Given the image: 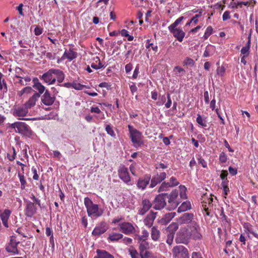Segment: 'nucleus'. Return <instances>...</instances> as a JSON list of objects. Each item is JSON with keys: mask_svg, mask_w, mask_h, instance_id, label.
Returning <instances> with one entry per match:
<instances>
[{"mask_svg": "<svg viewBox=\"0 0 258 258\" xmlns=\"http://www.w3.org/2000/svg\"><path fill=\"white\" fill-rule=\"evenodd\" d=\"M167 101L165 103V106L166 108H169L171 107V105L172 104V101H171V99L170 97V95L169 93L167 94Z\"/></svg>", "mask_w": 258, "mask_h": 258, "instance_id": "4d7b16f0", "label": "nucleus"}, {"mask_svg": "<svg viewBox=\"0 0 258 258\" xmlns=\"http://www.w3.org/2000/svg\"><path fill=\"white\" fill-rule=\"evenodd\" d=\"M219 160L221 162L225 163L227 160V156L225 153L222 152L219 155Z\"/></svg>", "mask_w": 258, "mask_h": 258, "instance_id": "864d4df0", "label": "nucleus"}, {"mask_svg": "<svg viewBox=\"0 0 258 258\" xmlns=\"http://www.w3.org/2000/svg\"><path fill=\"white\" fill-rule=\"evenodd\" d=\"M77 53L72 48L69 49H66L62 56V59H68L70 61L77 58Z\"/></svg>", "mask_w": 258, "mask_h": 258, "instance_id": "4be33fe9", "label": "nucleus"}, {"mask_svg": "<svg viewBox=\"0 0 258 258\" xmlns=\"http://www.w3.org/2000/svg\"><path fill=\"white\" fill-rule=\"evenodd\" d=\"M130 137L135 147L138 148L144 144L143 136L142 133L138 130L134 131V132L132 133L130 135Z\"/></svg>", "mask_w": 258, "mask_h": 258, "instance_id": "39448f33", "label": "nucleus"}, {"mask_svg": "<svg viewBox=\"0 0 258 258\" xmlns=\"http://www.w3.org/2000/svg\"><path fill=\"white\" fill-rule=\"evenodd\" d=\"M139 252L141 258H149L152 254V253L148 250L139 251Z\"/></svg>", "mask_w": 258, "mask_h": 258, "instance_id": "a18cd8bd", "label": "nucleus"}, {"mask_svg": "<svg viewBox=\"0 0 258 258\" xmlns=\"http://www.w3.org/2000/svg\"><path fill=\"white\" fill-rule=\"evenodd\" d=\"M123 237V234L121 233L112 232L109 234L108 239L111 241H117L118 240L122 239Z\"/></svg>", "mask_w": 258, "mask_h": 258, "instance_id": "2f4dec72", "label": "nucleus"}, {"mask_svg": "<svg viewBox=\"0 0 258 258\" xmlns=\"http://www.w3.org/2000/svg\"><path fill=\"white\" fill-rule=\"evenodd\" d=\"M187 234L191 238L195 240L202 238L201 228L196 222H191L190 225H187Z\"/></svg>", "mask_w": 258, "mask_h": 258, "instance_id": "7ed1b4c3", "label": "nucleus"}, {"mask_svg": "<svg viewBox=\"0 0 258 258\" xmlns=\"http://www.w3.org/2000/svg\"><path fill=\"white\" fill-rule=\"evenodd\" d=\"M217 74L220 76H223L225 72V69L223 67H219L217 69Z\"/></svg>", "mask_w": 258, "mask_h": 258, "instance_id": "680f3d73", "label": "nucleus"}, {"mask_svg": "<svg viewBox=\"0 0 258 258\" xmlns=\"http://www.w3.org/2000/svg\"><path fill=\"white\" fill-rule=\"evenodd\" d=\"M10 127L14 128L16 133L27 137H30L32 135V131L29 126L25 122H15L10 125Z\"/></svg>", "mask_w": 258, "mask_h": 258, "instance_id": "f03ea898", "label": "nucleus"}, {"mask_svg": "<svg viewBox=\"0 0 258 258\" xmlns=\"http://www.w3.org/2000/svg\"><path fill=\"white\" fill-rule=\"evenodd\" d=\"M156 216L157 212L151 211L143 220L144 225L148 228H152Z\"/></svg>", "mask_w": 258, "mask_h": 258, "instance_id": "f8f14e48", "label": "nucleus"}, {"mask_svg": "<svg viewBox=\"0 0 258 258\" xmlns=\"http://www.w3.org/2000/svg\"><path fill=\"white\" fill-rule=\"evenodd\" d=\"M118 174L119 178L125 183L129 184L131 181V177L128 172V170L124 165H120L118 169Z\"/></svg>", "mask_w": 258, "mask_h": 258, "instance_id": "6e6552de", "label": "nucleus"}, {"mask_svg": "<svg viewBox=\"0 0 258 258\" xmlns=\"http://www.w3.org/2000/svg\"><path fill=\"white\" fill-rule=\"evenodd\" d=\"M213 28L211 26H209L206 30L204 37L205 39H207L212 33Z\"/></svg>", "mask_w": 258, "mask_h": 258, "instance_id": "09e8293b", "label": "nucleus"}, {"mask_svg": "<svg viewBox=\"0 0 258 258\" xmlns=\"http://www.w3.org/2000/svg\"><path fill=\"white\" fill-rule=\"evenodd\" d=\"M55 97H52L48 90H46L41 97L42 102L47 106L52 105L55 100Z\"/></svg>", "mask_w": 258, "mask_h": 258, "instance_id": "412c9836", "label": "nucleus"}, {"mask_svg": "<svg viewBox=\"0 0 258 258\" xmlns=\"http://www.w3.org/2000/svg\"><path fill=\"white\" fill-rule=\"evenodd\" d=\"M84 202L89 217L97 218L102 216L104 209L99 205L93 203L89 198H85Z\"/></svg>", "mask_w": 258, "mask_h": 258, "instance_id": "f257e3e1", "label": "nucleus"}, {"mask_svg": "<svg viewBox=\"0 0 258 258\" xmlns=\"http://www.w3.org/2000/svg\"><path fill=\"white\" fill-rule=\"evenodd\" d=\"M183 63L185 65L193 66L194 65L195 62L194 60L190 58H186L183 61Z\"/></svg>", "mask_w": 258, "mask_h": 258, "instance_id": "5fc2aeb1", "label": "nucleus"}, {"mask_svg": "<svg viewBox=\"0 0 258 258\" xmlns=\"http://www.w3.org/2000/svg\"><path fill=\"white\" fill-rule=\"evenodd\" d=\"M179 190H180V197L182 199H186V188L185 186L180 185L179 186Z\"/></svg>", "mask_w": 258, "mask_h": 258, "instance_id": "58836bf2", "label": "nucleus"}, {"mask_svg": "<svg viewBox=\"0 0 258 258\" xmlns=\"http://www.w3.org/2000/svg\"><path fill=\"white\" fill-rule=\"evenodd\" d=\"M166 177V173L165 172H160L154 175L151 179L150 188H153L158 183H161Z\"/></svg>", "mask_w": 258, "mask_h": 258, "instance_id": "1a4fd4ad", "label": "nucleus"}, {"mask_svg": "<svg viewBox=\"0 0 258 258\" xmlns=\"http://www.w3.org/2000/svg\"><path fill=\"white\" fill-rule=\"evenodd\" d=\"M196 121L201 127H205L207 126L206 118H203L200 114H197Z\"/></svg>", "mask_w": 258, "mask_h": 258, "instance_id": "72a5a7b5", "label": "nucleus"}, {"mask_svg": "<svg viewBox=\"0 0 258 258\" xmlns=\"http://www.w3.org/2000/svg\"><path fill=\"white\" fill-rule=\"evenodd\" d=\"M118 227L120 231L126 235L135 234L136 232V229L134 226L128 222L119 223Z\"/></svg>", "mask_w": 258, "mask_h": 258, "instance_id": "423d86ee", "label": "nucleus"}, {"mask_svg": "<svg viewBox=\"0 0 258 258\" xmlns=\"http://www.w3.org/2000/svg\"><path fill=\"white\" fill-rule=\"evenodd\" d=\"M54 75L56 76L57 81L59 83H62L64 79L65 75L60 70L54 69Z\"/></svg>", "mask_w": 258, "mask_h": 258, "instance_id": "473e14b6", "label": "nucleus"}, {"mask_svg": "<svg viewBox=\"0 0 258 258\" xmlns=\"http://www.w3.org/2000/svg\"><path fill=\"white\" fill-rule=\"evenodd\" d=\"M228 170L229 171L230 174L232 176L235 175L237 173V170L236 168H233L231 166H229L228 168Z\"/></svg>", "mask_w": 258, "mask_h": 258, "instance_id": "69168bd1", "label": "nucleus"}, {"mask_svg": "<svg viewBox=\"0 0 258 258\" xmlns=\"http://www.w3.org/2000/svg\"><path fill=\"white\" fill-rule=\"evenodd\" d=\"M151 46V48L153 50H154L155 52H157L158 50V46L156 45H154L152 43H150V41L148 40L146 44V47L147 48H150V47Z\"/></svg>", "mask_w": 258, "mask_h": 258, "instance_id": "3c124183", "label": "nucleus"}, {"mask_svg": "<svg viewBox=\"0 0 258 258\" xmlns=\"http://www.w3.org/2000/svg\"><path fill=\"white\" fill-rule=\"evenodd\" d=\"M175 212H171L165 214L161 220V223L164 224H167L175 217Z\"/></svg>", "mask_w": 258, "mask_h": 258, "instance_id": "c756f323", "label": "nucleus"}, {"mask_svg": "<svg viewBox=\"0 0 258 258\" xmlns=\"http://www.w3.org/2000/svg\"><path fill=\"white\" fill-rule=\"evenodd\" d=\"M194 215L192 214L185 213L179 219V222L181 224H187L190 225L191 222H196L193 220Z\"/></svg>", "mask_w": 258, "mask_h": 258, "instance_id": "5701e85b", "label": "nucleus"}, {"mask_svg": "<svg viewBox=\"0 0 258 258\" xmlns=\"http://www.w3.org/2000/svg\"><path fill=\"white\" fill-rule=\"evenodd\" d=\"M151 237L154 241H158L161 236L160 230L156 226H153L151 229Z\"/></svg>", "mask_w": 258, "mask_h": 258, "instance_id": "393cba45", "label": "nucleus"}, {"mask_svg": "<svg viewBox=\"0 0 258 258\" xmlns=\"http://www.w3.org/2000/svg\"><path fill=\"white\" fill-rule=\"evenodd\" d=\"M85 87V86L82 84H81L79 83L73 82V88L77 90H82L83 88Z\"/></svg>", "mask_w": 258, "mask_h": 258, "instance_id": "8fccbe9b", "label": "nucleus"}, {"mask_svg": "<svg viewBox=\"0 0 258 258\" xmlns=\"http://www.w3.org/2000/svg\"><path fill=\"white\" fill-rule=\"evenodd\" d=\"M151 180V175H145L143 177L140 178L137 183V187L139 189L144 190L146 188L147 185L149 184Z\"/></svg>", "mask_w": 258, "mask_h": 258, "instance_id": "a211bd4d", "label": "nucleus"}, {"mask_svg": "<svg viewBox=\"0 0 258 258\" xmlns=\"http://www.w3.org/2000/svg\"><path fill=\"white\" fill-rule=\"evenodd\" d=\"M139 243V251L146 250L150 248V245L147 240L138 241Z\"/></svg>", "mask_w": 258, "mask_h": 258, "instance_id": "f704fd0d", "label": "nucleus"}, {"mask_svg": "<svg viewBox=\"0 0 258 258\" xmlns=\"http://www.w3.org/2000/svg\"><path fill=\"white\" fill-rule=\"evenodd\" d=\"M173 256L177 258H188V252L187 248L182 245H178L172 249Z\"/></svg>", "mask_w": 258, "mask_h": 258, "instance_id": "0eeeda50", "label": "nucleus"}, {"mask_svg": "<svg viewBox=\"0 0 258 258\" xmlns=\"http://www.w3.org/2000/svg\"><path fill=\"white\" fill-rule=\"evenodd\" d=\"M39 97V93H35L24 105L27 108H31L35 105L36 101Z\"/></svg>", "mask_w": 258, "mask_h": 258, "instance_id": "bb28decb", "label": "nucleus"}, {"mask_svg": "<svg viewBox=\"0 0 258 258\" xmlns=\"http://www.w3.org/2000/svg\"><path fill=\"white\" fill-rule=\"evenodd\" d=\"M33 87L38 91V93H39L40 95L45 91V87L42 85L41 83L38 85L37 84V85L35 86H33Z\"/></svg>", "mask_w": 258, "mask_h": 258, "instance_id": "de8ad7c7", "label": "nucleus"}, {"mask_svg": "<svg viewBox=\"0 0 258 258\" xmlns=\"http://www.w3.org/2000/svg\"><path fill=\"white\" fill-rule=\"evenodd\" d=\"M230 18V12L228 11H225L222 16V19L223 21H226Z\"/></svg>", "mask_w": 258, "mask_h": 258, "instance_id": "0e129e2a", "label": "nucleus"}, {"mask_svg": "<svg viewBox=\"0 0 258 258\" xmlns=\"http://www.w3.org/2000/svg\"><path fill=\"white\" fill-rule=\"evenodd\" d=\"M3 77V74L0 72V90H3L4 92H6L8 90L7 86Z\"/></svg>", "mask_w": 258, "mask_h": 258, "instance_id": "c9c22d12", "label": "nucleus"}, {"mask_svg": "<svg viewBox=\"0 0 258 258\" xmlns=\"http://www.w3.org/2000/svg\"><path fill=\"white\" fill-rule=\"evenodd\" d=\"M149 236V232L145 229H143L142 230L141 235H139L138 233H135L134 239L137 240V241H142L144 240H147Z\"/></svg>", "mask_w": 258, "mask_h": 258, "instance_id": "b1692460", "label": "nucleus"}, {"mask_svg": "<svg viewBox=\"0 0 258 258\" xmlns=\"http://www.w3.org/2000/svg\"><path fill=\"white\" fill-rule=\"evenodd\" d=\"M168 185L170 186V187L175 186L179 184V182L177 181L176 178L175 177L172 176L168 182H167Z\"/></svg>", "mask_w": 258, "mask_h": 258, "instance_id": "ea45409f", "label": "nucleus"}, {"mask_svg": "<svg viewBox=\"0 0 258 258\" xmlns=\"http://www.w3.org/2000/svg\"><path fill=\"white\" fill-rule=\"evenodd\" d=\"M178 195V192L176 190L172 191L169 195H167L166 197L168 199V202L171 204V208L175 209L178 205L177 200Z\"/></svg>", "mask_w": 258, "mask_h": 258, "instance_id": "ddd939ff", "label": "nucleus"}, {"mask_svg": "<svg viewBox=\"0 0 258 258\" xmlns=\"http://www.w3.org/2000/svg\"><path fill=\"white\" fill-rule=\"evenodd\" d=\"M97 255L94 258H114V256L104 250L97 249Z\"/></svg>", "mask_w": 258, "mask_h": 258, "instance_id": "cd10ccee", "label": "nucleus"}, {"mask_svg": "<svg viewBox=\"0 0 258 258\" xmlns=\"http://www.w3.org/2000/svg\"><path fill=\"white\" fill-rule=\"evenodd\" d=\"M37 210V208L33 203L27 201L25 209V214L27 217H32L36 214Z\"/></svg>", "mask_w": 258, "mask_h": 258, "instance_id": "9b49d317", "label": "nucleus"}, {"mask_svg": "<svg viewBox=\"0 0 258 258\" xmlns=\"http://www.w3.org/2000/svg\"><path fill=\"white\" fill-rule=\"evenodd\" d=\"M19 243V241H17L14 238L12 237L10 243L6 247V250L14 254H18L19 251L17 249V246Z\"/></svg>", "mask_w": 258, "mask_h": 258, "instance_id": "dca6fc26", "label": "nucleus"}, {"mask_svg": "<svg viewBox=\"0 0 258 258\" xmlns=\"http://www.w3.org/2000/svg\"><path fill=\"white\" fill-rule=\"evenodd\" d=\"M168 29L178 41L179 42L183 41V38L185 36V33L181 29L179 28H173V29Z\"/></svg>", "mask_w": 258, "mask_h": 258, "instance_id": "aec40b11", "label": "nucleus"}, {"mask_svg": "<svg viewBox=\"0 0 258 258\" xmlns=\"http://www.w3.org/2000/svg\"><path fill=\"white\" fill-rule=\"evenodd\" d=\"M18 176L19 178V180H20V181L21 183V188L22 189H24L26 187V183H27L26 181L25 178V176L23 174L20 173H18Z\"/></svg>", "mask_w": 258, "mask_h": 258, "instance_id": "4c0bfd02", "label": "nucleus"}, {"mask_svg": "<svg viewBox=\"0 0 258 258\" xmlns=\"http://www.w3.org/2000/svg\"><path fill=\"white\" fill-rule=\"evenodd\" d=\"M202 16V12H200L199 14H196L194 17L191 19V21H192L194 24H196L198 22V18Z\"/></svg>", "mask_w": 258, "mask_h": 258, "instance_id": "bf43d9fd", "label": "nucleus"}, {"mask_svg": "<svg viewBox=\"0 0 258 258\" xmlns=\"http://www.w3.org/2000/svg\"><path fill=\"white\" fill-rule=\"evenodd\" d=\"M107 230V226L105 222H102L98 225L96 226L92 231V235L94 236H100L105 233Z\"/></svg>", "mask_w": 258, "mask_h": 258, "instance_id": "f3484780", "label": "nucleus"}, {"mask_svg": "<svg viewBox=\"0 0 258 258\" xmlns=\"http://www.w3.org/2000/svg\"><path fill=\"white\" fill-rule=\"evenodd\" d=\"M216 51V48L214 46L208 44L205 48V50L203 53V56L205 57H209L213 55Z\"/></svg>", "mask_w": 258, "mask_h": 258, "instance_id": "a878e982", "label": "nucleus"}, {"mask_svg": "<svg viewBox=\"0 0 258 258\" xmlns=\"http://www.w3.org/2000/svg\"><path fill=\"white\" fill-rule=\"evenodd\" d=\"M11 214L12 211L9 209H7L4 211L0 210V218L6 228L9 227L8 220Z\"/></svg>", "mask_w": 258, "mask_h": 258, "instance_id": "2eb2a0df", "label": "nucleus"}, {"mask_svg": "<svg viewBox=\"0 0 258 258\" xmlns=\"http://www.w3.org/2000/svg\"><path fill=\"white\" fill-rule=\"evenodd\" d=\"M173 238L174 234L173 233H170L168 234L166 240L167 243H168L169 245H171L172 243Z\"/></svg>", "mask_w": 258, "mask_h": 258, "instance_id": "13d9d810", "label": "nucleus"}, {"mask_svg": "<svg viewBox=\"0 0 258 258\" xmlns=\"http://www.w3.org/2000/svg\"><path fill=\"white\" fill-rule=\"evenodd\" d=\"M28 112V108L24 105L21 106H15L13 109V114L16 117H24Z\"/></svg>", "mask_w": 258, "mask_h": 258, "instance_id": "4468645a", "label": "nucleus"}, {"mask_svg": "<svg viewBox=\"0 0 258 258\" xmlns=\"http://www.w3.org/2000/svg\"><path fill=\"white\" fill-rule=\"evenodd\" d=\"M243 227L245 229L246 233L249 234L250 233L253 235V236L258 239V234L253 231L252 226L248 223H245L243 225Z\"/></svg>", "mask_w": 258, "mask_h": 258, "instance_id": "c85d7f7f", "label": "nucleus"}, {"mask_svg": "<svg viewBox=\"0 0 258 258\" xmlns=\"http://www.w3.org/2000/svg\"><path fill=\"white\" fill-rule=\"evenodd\" d=\"M139 70H140V65L138 64L136 65L135 69L134 71V73L132 76V78L133 79H136L138 76L139 74Z\"/></svg>", "mask_w": 258, "mask_h": 258, "instance_id": "603ef678", "label": "nucleus"}, {"mask_svg": "<svg viewBox=\"0 0 258 258\" xmlns=\"http://www.w3.org/2000/svg\"><path fill=\"white\" fill-rule=\"evenodd\" d=\"M175 241L179 243H186L187 242V239L178 234L175 239Z\"/></svg>", "mask_w": 258, "mask_h": 258, "instance_id": "49530a36", "label": "nucleus"}, {"mask_svg": "<svg viewBox=\"0 0 258 258\" xmlns=\"http://www.w3.org/2000/svg\"><path fill=\"white\" fill-rule=\"evenodd\" d=\"M53 74H54V69H51L41 76L40 78L48 85L53 84L56 81V79L53 77Z\"/></svg>", "mask_w": 258, "mask_h": 258, "instance_id": "9d476101", "label": "nucleus"}, {"mask_svg": "<svg viewBox=\"0 0 258 258\" xmlns=\"http://www.w3.org/2000/svg\"><path fill=\"white\" fill-rule=\"evenodd\" d=\"M191 209L190 203L188 201L184 202L177 209L178 213L186 211Z\"/></svg>", "mask_w": 258, "mask_h": 258, "instance_id": "7c9ffc66", "label": "nucleus"}, {"mask_svg": "<svg viewBox=\"0 0 258 258\" xmlns=\"http://www.w3.org/2000/svg\"><path fill=\"white\" fill-rule=\"evenodd\" d=\"M250 45H249V42L248 43H246L245 46H243L241 50V54L244 55V56H247L249 53Z\"/></svg>", "mask_w": 258, "mask_h": 258, "instance_id": "e433bc0d", "label": "nucleus"}, {"mask_svg": "<svg viewBox=\"0 0 258 258\" xmlns=\"http://www.w3.org/2000/svg\"><path fill=\"white\" fill-rule=\"evenodd\" d=\"M166 196H167V194H162L157 195L153 202V208L158 210L164 208L166 204Z\"/></svg>", "mask_w": 258, "mask_h": 258, "instance_id": "20e7f679", "label": "nucleus"}, {"mask_svg": "<svg viewBox=\"0 0 258 258\" xmlns=\"http://www.w3.org/2000/svg\"><path fill=\"white\" fill-rule=\"evenodd\" d=\"M53 157L57 159V160H60L62 156L60 152L57 150L53 151Z\"/></svg>", "mask_w": 258, "mask_h": 258, "instance_id": "338daca9", "label": "nucleus"}, {"mask_svg": "<svg viewBox=\"0 0 258 258\" xmlns=\"http://www.w3.org/2000/svg\"><path fill=\"white\" fill-rule=\"evenodd\" d=\"M129 252L132 258H136L139 256L138 252L135 249H130Z\"/></svg>", "mask_w": 258, "mask_h": 258, "instance_id": "6e6d98bb", "label": "nucleus"}, {"mask_svg": "<svg viewBox=\"0 0 258 258\" xmlns=\"http://www.w3.org/2000/svg\"><path fill=\"white\" fill-rule=\"evenodd\" d=\"M90 111L92 113H97V114H100V113H101V111L100 109L97 106H92V107H91V109H90Z\"/></svg>", "mask_w": 258, "mask_h": 258, "instance_id": "e2e57ef3", "label": "nucleus"}, {"mask_svg": "<svg viewBox=\"0 0 258 258\" xmlns=\"http://www.w3.org/2000/svg\"><path fill=\"white\" fill-rule=\"evenodd\" d=\"M31 170L33 173V179L35 180H38L39 175L37 174V171L36 168L34 167H32Z\"/></svg>", "mask_w": 258, "mask_h": 258, "instance_id": "052dcab7", "label": "nucleus"}, {"mask_svg": "<svg viewBox=\"0 0 258 258\" xmlns=\"http://www.w3.org/2000/svg\"><path fill=\"white\" fill-rule=\"evenodd\" d=\"M152 204L151 202L147 199H144L142 201L141 207L138 211V214L144 215L151 208Z\"/></svg>", "mask_w": 258, "mask_h": 258, "instance_id": "6ab92c4d", "label": "nucleus"}, {"mask_svg": "<svg viewBox=\"0 0 258 258\" xmlns=\"http://www.w3.org/2000/svg\"><path fill=\"white\" fill-rule=\"evenodd\" d=\"M168 185L169 184H168L167 182H163L162 184L160 185V186L159 187L158 191L160 192L167 190L168 188L170 187V186H169Z\"/></svg>", "mask_w": 258, "mask_h": 258, "instance_id": "c03bdc74", "label": "nucleus"}, {"mask_svg": "<svg viewBox=\"0 0 258 258\" xmlns=\"http://www.w3.org/2000/svg\"><path fill=\"white\" fill-rule=\"evenodd\" d=\"M197 160H198V163L199 164H201L203 168H205L207 167V162L204 159H203L201 155L198 154L197 155Z\"/></svg>", "mask_w": 258, "mask_h": 258, "instance_id": "79ce46f5", "label": "nucleus"}, {"mask_svg": "<svg viewBox=\"0 0 258 258\" xmlns=\"http://www.w3.org/2000/svg\"><path fill=\"white\" fill-rule=\"evenodd\" d=\"M105 131L107 133L112 137H115V134L110 124H107L105 125Z\"/></svg>", "mask_w": 258, "mask_h": 258, "instance_id": "a19ab883", "label": "nucleus"}, {"mask_svg": "<svg viewBox=\"0 0 258 258\" xmlns=\"http://www.w3.org/2000/svg\"><path fill=\"white\" fill-rule=\"evenodd\" d=\"M191 258H203V257L200 252H193L191 254Z\"/></svg>", "mask_w": 258, "mask_h": 258, "instance_id": "774afa93", "label": "nucleus"}, {"mask_svg": "<svg viewBox=\"0 0 258 258\" xmlns=\"http://www.w3.org/2000/svg\"><path fill=\"white\" fill-rule=\"evenodd\" d=\"M184 19L183 16H181L175 20V21L168 26V29H173V28H176L177 26Z\"/></svg>", "mask_w": 258, "mask_h": 258, "instance_id": "37998d69", "label": "nucleus"}]
</instances>
